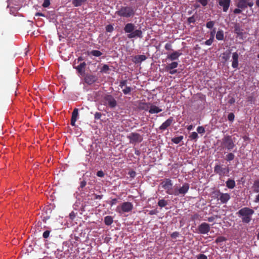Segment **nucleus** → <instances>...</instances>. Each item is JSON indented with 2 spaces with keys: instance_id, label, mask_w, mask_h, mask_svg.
Segmentation results:
<instances>
[{
  "instance_id": "62",
  "label": "nucleus",
  "mask_w": 259,
  "mask_h": 259,
  "mask_svg": "<svg viewBox=\"0 0 259 259\" xmlns=\"http://www.w3.org/2000/svg\"><path fill=\"white\" fill-rule=\"evenodd\" d=\"M86 185V182L84 181H82L81 183H80V187L81 188H83Z\"/></svg>"
},
{
  "instance_id": "37",
  "label": "nucleus",
  "mask_w": 259,
  "mask_h": 259,
  "mask_svg": "<svg viewBox=\"0 0 259 259\" xmlns=\"http://www.w3.org/2000/svg\"><path fill=\"white\" fill-rule=\"evenodd\" d=\"M109 70V66L107 64H104L101 68V72L107 73Z\"/></svg>"
},
{
  "instance_id": "17",
  "label": "nucleus",
  "mask_w": 259,
  "mask_h": 259,
  "mask_svg": "<svg viewBox=\"0 0 259 259\" xmlns=\"http://www.w3.org/2000/svg\"><path fill=\"white\" fill-rule=\"evenodd\" d=\"M238 57L239 55L237 52H234L232 54V67L234 68H237L238 66Z\"/></svg>"
},
{
  "instance_id": "28",
  "label": "nucleus",
  "mask_w": 259,
  "mask_h": 259,
  "mask_svg": "<svg viewBox=\"0 0 259 259\" xmlns=\"http://www.w3.org/2000/svg\"><path fill=\"white\" fill-rule=\"evenodd\" d=\"M87 0H73L72 1V4L75 7H78L81 6Z\"/></svg>"
},
{
  "instance_id": "2",
  "label": "nucleus",
  "mask_w": 259,
  "mask_h": 259,
  "mask_svg": "<svg viewBox=\"0 0 259 259\" xmlns=\"http://www.w3.org/2000/svg\"><path fill=\"white\" fill-rule=\"evenodd\" d=\"M136 10L131 6H121L115 12L117 16L123 18H133L135 15Z\"/></svg>"
},
{
  "instance_id": "58",
  "label": "nucleus",
  "mask_w": 259,
  "mask_h": 259,
  "mask_svg": "<svg viewBox=\"0 0 259 259\" xmlns=\"http://www.w3.org/2000/svg\"><path fill=\"white\" fill-rule=\"evenodd\" d=\"M241 8H237L235 9L234 10V14H240L241 13Z\"/></svg>"
},
{
  "instance_id": "45",
  "label": "nucleus",
  "mask_w": 259,
  "mask_h": 259,
  "mask_svg": "<svg viewBox=\"0 0 259 259\" xmlns=\"http://www.w3.org/2000/svg\"><path fill=\"white\" fill-rule=\"evenodd\" d=\"M214 40L213 38H210L204 42V44L207 46H210Z\"/></svg>"
},
{
  "instance_id": "21",
  "label": "nucleus",
  "mask_w": 259,
  "mask_h": 259,
  "mask_svg": "<svg viewBox=\"0 0 259 259\" xmlns=\"http://www.w3.org/2000/svg\"><path fill=\"white\" fill-rule=\"evenodd\" d=\"M147 57L144 55H137L134 57V62L135 63H139L145 61Z\"/></svg>"
},
{
  "instance_id": "14",
  "label": "nucleus",
  "mask_w": 259,
  "mask_h": 259,
  "mask_svg": "<svg viewBox=\"0 0 259 259\" xmlns=\"http://www.w3.org/2000/svg\"><path fill=\"white\" fill-rule=\"evenodd\" d=\"M182 55V53L180 50L174 51L170 54L167 55V59L171 61L176 60H178L179 57L181 56Z\"/></svg>"
},
{
  "instance_id": "5",
  "label": "nucleus",
  "mask_w": 259,
  "mask_h": 259,
  "mask_svg": "<svg viewBox=\"0 0 259 259\" xmlns=\"http://www.w3.org/2000/svg\"><path fill=\"white\" fill-rule=\"evenodd\" d=\"M189 185L188 184H184L182 187L178 188L176 187L173 190V192H168V194L170 195H175L178 196L179 195H184L188 191Z\"/></svg>"
},
{
  "instance_id": "10",
  "label": "nucleus",
  "mask_w": 259,
  "mask_h": 259,
  "mask_svg": "<svg viewBox=\"0 0 259 259\" xmlns=\"http://www.w3.org/2000/svg\"><path fill=\"white\" fill-rule=\"evenodd\" d=\"M97 77L93 74H87L84 77V82L88 84L91 85L97 80Z\"/></svg>"
},
{
  "instance_id": "50",
  "label": "nucleus",
  "mask_w": 259,
  "mask_h": 259,
  "mask_svg": "<svg viewBox=\"0 0 259 259\" xmlns=\"http://www.w3.org/2000/svg\"><path fill=\"white\" fill-rule=\"evenodd\" d=\"M188 22L189 23H194L195 22V19L194 16L190 17L188 19Z\"/></svg>"
},
{
  "instance_id": "7",
  "label": "nucleus",
  "mask_w": 259,
  "mask_h": 259,
  "mask_svg": "<svg viewBox=\"0 0 259 259\" xmlns=\"http://www.w3.org/2000/svg\"><path fill=\"white\" fill-rule=\"evenodd\" d=\"M131 143H140L143 140L142 137L140 134L137 133H131L127 136Z\"/></svg>"
},
{
  "instance_id": "25",
  "label": "nucleus",
  "mask_w": 259,
  "mask_h": 259,
  "mask_svg": "<svg viewBox=\"0 0 259 259\" xmlns=\"http://www.w3.org/2000/svg\"><path fill=\"white\" fill-rule=\"evenodd\" d=\"M216 38L218 40H223L224 39V31L222 30L218 31L216 34Z\"/></svg>"
},
{
  "instance_id": "13",
  "label": "nucleus",
  "mask_w": 259,
  "mask_h": 259,
  "mask_svg": "<svg viewBox=\"0 0 259 259\" xmlns=\"http://www.w3.org/2000/svg\"><path fill=\"white\" fill-rule=\"evenodd\" d=\"M173 121V117H170L159 126V129L162 131H165L172 123Z\"/></svg>"
},
{
  "instance_id": "46",
  "label": "nucleus",
  "mask_w": 259,
  "mask_h": 259,
  "mask_svg": "<svg viewBox=\"0 0 259 259\" xmlns=\"http://www.w3.org/2000/svg\"><path fill=\"white\" fill-rule=\"evenodd\" d=\"M198 2L200 3L202 6L205 7L207 6L208 4V1L207 0H196Z\"/></svg>"
},
{
  "instance_id": "3",
  "label": "nucleus",
  "mask_w": 259,
  "mask_h": 259,
  "mask_svg": "<svg viewBox=\"0 0 259 259\" xmlns=\"http://www.w3.org/2000/svg\"><path fill=\"white\" fill-rule=\"evenodd\" d=\"M254 212L253 209L246 207L240 209L237 214L241 218L243 223L248 224L251 220V217Z\"/></svg>"
},
{
  "instance_id": "44",
  "label": "nucleus",
  "mask_w": 259,
  "mask_h": 259,
  "mask_svg": "<svg viewBox=\"0 0 259 259\" xmlns=\"http://www.w3.org/2000/svg\"><path fill=\"white\" fill-rule=\"evenodd\" d=\"M226 240V239L224 237L221 236V237H219L217 238L215 242L217 243H220V242H224Z\"/></svg>"
},
{
  "instance_id": "4",
  "label": "nucleus",
  "mask_w": 259,
  "mask_h": 259,
  "mask_svg": "<svg viewBox=\"0 0 259 259\" xmlns=\"http://www.w3.org/2000/svg\"><path fill=\"white\" fill-rule=\"evenodd\" d=\"M221 146L223 148L226 149L228 150H231L234 148L235 145L232 137L229 135H226L222 139Z\"/></svg>"
},
{
  "instance_id": "36",
  "label": "nucleus",
  "mask_w": 259,
  "mask_h": 259,
  "mask_svg": "<svg viewBox=\"0 0 259 259\" xmlns=\"http://www.w3.org/2000/svg\"><path fill=\"white\" fill-rule=\"evenodd\" d=\"M245 7H243V9H245L247 8V7H252L254 4L253 2H248V0H247L244 4Z\"/></svg>"
},
{
  "instance_id": "27",
  "label": "nucleus",
  "mask_w": 259,
  "mask_h": 259,
  "mask_svg": "<svg viewBox=\"0 0 259 259\" xmlns=\"http://www.w3.org/2000/svg\"><path fill=\"white\" fill-rule=\"evenodd\" d=\"M183 136H180L178 137L173 138L171 139V141L173 143H174L175 144H178L180 143L183 140Z\"/></svg>"
},
{
  "instance_id": "1",
  "label": "nucleus",
  "mask_w": 259,
  "mask_h": 259,
  "mask_svg": "<svg viewBox=\"0 0 259 259\" xmlns=\"http://www.w3.org/2000/svg\"><path fill=\"white\" fill-rule=\"evenodd\" d=\"M135 25L134 23H128L125 24L123 30L126 33H128L127 37L128 38H133L135 37L142 38L143 37V33L141 29H136Z\"/></svg>"
},
{
  "instance_id": "39",
  "label": "nucleus",
  "mask_w": 259,
  "mask_h": 259,
  "mask_svg": "<svg viewBox=\"0 0 259 259\" xmlns=\"http://www.w3.org/2000/svg\"><path fill=\"white\" fill-rule=\"evenodd\" d=\"M214 25V22L212 21H208L206 23V26L209 29H211Z\"/></svg>"
},
{
  "instance_id": "32",
  "label": "nucleus",
  "mask_w": 259,
  "mask_h": 259,
  "mask_svg": "<svg viewBox=\"0 0 259 259\" xmlns=\"http://www.w3.org/2000/svg\"><path fill=\"white\" fill-rule=\"evenodd\" d=\"M238 2L236 5L237 7L239 8H241V9L243 10V7H245V6L244 5V4L247 0H238Z\"/></svg>"
},
{
  "instance_id": "24",
  "label": "nucleus",
  "mask_w": 259,
  "mask_h": 259,
  "mask_svg": "<svg viewBox=\"0 0 259 259\" xmlns=\"http://www.w3.org/2000/svg\"><path fill=\"white\" fill-rule=\"evenodd\" d=\"M85 66H86V63L84 62H83L82 63H81L76 67H74V68L77 70V71L79 73L82 74V73H84V70H83V69L85 68Z\"/></svg>"
},
{
  "instance_id": "53",
  "label": "nucleus",
  "mask_w": 259,
  "mask_h": 259,
  "mask_svg": "<svg viewBox=\"0 0 259 259\" xmlns=\"http://www.w3.org/2000/svg\"><path fill=\"white\" fill-rule=\"evenodd\" d=\"M127 80H122L120 82L119 87L121 88H123L124 85L126 84Z\"/></svg>"
},
{
  "instance_id": "41",
  "label": "nucleus",
  "mask_w": 259,
  "mask_h": 259,
  "mask_svg": "<svg viewBox=\"0 0 259 259\" xmlns=\"http://www.w3.org/2000/svg\"><path fill=\"white\" fill-rule=\"evenodd\" d=\"M132 91V88L130 87H126L124 89L122 90L124 94L127 95L129 94Z\"/></svg>"
},
{
  "instance_id": "19",
  "label": "nucleus",
  "mask_w": 259,
  "mask_h": 259,
  "mask_svg": "<svg viewBox=\"0 0 259 259\" xmlns=\"http://www.w3.org/2000/svg\"><path fill=\"white\" fill-rule=\"evenodd\" d=\"M78 109L75 108L72 113V116H71V123L70 124L72 126L75 125V122L77 120L78 112Z\"/></svg>"
},
{
  "instance_id": "9",
  "label": "nucleus",
  "mask_w": 259,
  "mask_h": 259,
  "mask_svg": "<svg viewBox=\"0 0 259 259\" xmlns=\"http://www.w3.org/2000/svg\"><path fill=\"white\" fill-rule=\"evenodd\" d=\"M104 99L106 104L110 108H114L117 106V101L112 95H106L105 96Z\"/></svg>"
},
{
  "instance_id": "12",
  "label": "nucleus",
  "mask_w": 259,
  "mask_h": 259,
  "mask_svg": "<svg viewBox=\"0 0 259 259\" xmlns=\"http://www.w3.org/2000/svg\"><path fill=\"white\" fill-rule=\"evenodd\" d=\"M198 231L201 234H206L210 231V227L209 224L203 223L198 227Z\"/></svg>"
},
{
  "instance_id": "38",
  "label": "nucleus",
  "mask_w": 259,
  "mask_h": 259,
  "mask_svg": "<svg viewBox=\"0 0 259 259\" xmlns=\"http://www.w3.org/2000/svg\"><path fill=\"white\" fill-rule=\"evenodd\" d=\"M105 28H106V31L108 32H112L114 30L113 26L111 24L107 25L106 26Z\"/></svg>"
},
{
  "instance_id": "60",
  "label": "nucleus",
  "mask_w": 259,
  "mask_h": 259,
  "mask_svg": "<svg viewBox=\"0 0 259 259\" xmlns=\"http://www.w3.org/2000/svg\"><path fill=\"white\" fill-rule=\"evenodd\" d=\"M215 33V29H213L212 31L210 32V38H213L214 37V34Z\"/></svg>"
},
{
  "instance_id": "49",
  "label": "nucleus",
  "mask_w": 259,
  "mask_h": 259,
  "mask_svg": "<svg viewBox=\"0 0 259 259\" xmlns=\"http://www.w3.org/2000/svg\"><path fill=\"white\" fill-rule=\"evenodd\" d=\"M128 174L131 178H134L136 175V172L134 170H131L128 171Z\"/></svg>"
},
{
  "instance_id": "22",
  "label": "nucleus",
  "mask_w": 259,
  "mask_h": 259,
  "mask_svg": "<svg viewBox=\"0 0 259 259\" xmlns=\"http://www.w3.org/2000/svg\"><path fill=\"white\" fill-rule=\"evenodd\" d=\"M178 66V63L177 62H172L171 63L167 64L165 66V70L168 71L169 70H171L177 68Z\"/></svg>"
},
{
  "instance_id": "30",
  "label": "nucleus",
  "mask_w": 259,
  "mask_h": 259,
  "mask_svg": "<svg viewBox=\"0 0 259 259\" xmlns=\"http://www.w3.org/2000/svg\"><path fill=\"white\" fill-rule=\"evenodd\" d=\"M253 191L255 193L259 192V181H256L253 186Z\"/></svg>"
},
{
  "instance_id": "56",
  "label": "nucleus",
  "mask_w": 259,
  "mask_h": 259,
  "mask_svg": "<svg viewBox=\"0 0 259 259\" xmlns=\"http://www.w3.org/2000/svg\"><path fill=\"white\" fill-rule=\"evenodd\" d=\"M76 216V213H74L73 211H72L71 213H70L69 214V217L71 219V220H73L74 219V218Z\"/></svg>"
},
{
  "instance_id": "15",
  "label": "nucleus",
  "mask_w": 259,
  "mask_h": 259,
  "mask_svg": "<svg viewBox=\"0 0 259 259\" xmlns=\"http://www.w3.org/2000/svg\"><path fill=\"white\" fill-rule=\"evenodd\" d=\"M161 185L162 188H163L165 190H167L166 192L168 194V192H173V190H171L172 183L170 180H167L162 182L161 183Z\"/></svg>"
},
{
  "instance_id": "64",
  "label": "nucleus",
  "mask_w": 259,
  "mask_h": 259,
  "mask_svg": "<svg viewBox=\"0 0 259 259\" xmlns=\"http://www.w3.org/2000/svg\"><path fill=\"white\" fill-rule=\"evenodd\" d=\"M254 202L256 203L259 202V194L256 196Z\"/></svg>"
},
{
  "instance_id": "8",
  "label": "nucleus",
  "mask_w": 259,
  "mask_h": 259,
  "mask_svg": "<svg viewBox=\"0 0 259 259\" xmlns=\"http://www.w3.org/2000/svg\"><path fill=\"white\" fill-rule=\"evenodd\" d=\"M133 207V204L129 202L123 203L120 207L117 208V211L119 212H127L131 211Z\"/></svg>"
},
{
  "instance_id": "23",
  "label": "nucleus",
  "mask_w": 259,
  "mask_h": 259,
  "mask_svg": "<svg viewBox=\"0 0 259 259\" xmlns=\"http://www.w3.org/2000/svg\"><path fill=\"white\" fill-rule=\"evenodd\" d=\"M231 53V51L228 50L222 53L221 55L222 60L225 62L227 61L230 58Z\"/></svg>"
},
{
  "instance_id": "34",
  "label": "nucleus",
  "mask_w": 259,
  "mask_h": 259,
  "mask_svg": "<svg viewBox=\"0 0 259 259\" xmlns=\"http://www.w3.org/2000/svg\"><path fill=\"white\" fill-rule=\"evenodd\" d=\"M167 204V202L166 201H165L164 199H161L158 202V205L161 207H164Z\"/></svg>"
},
{
  "instance_id": "55",
  "label": "nucleus",
  "mask_w": 259,
  "mask_h": 259,
  "mask_svg": "<svg viewBox=\"0 0 259 259\" xmlns=\"http://www.w3.org/2000/svg\"><path fill=\"white\" fill-rule=\"evenodd\" d=\"M179 233L178 232H175L171 234V238L175 239L177 237H178L179 236Z\"/></svg>"
},
{
  "instance_id": "6",
  "label": "nucleus",
  "mask_w": 259,
  "mask_h": 259,
  "mask_svg": "<svg viewBox=\"0 0 259 259\" xmlns=\"http://www.w3.org/2000/svg\"><path fill=\"white\" fill-rule=\"evenodd\" d=\"M214 171L219 174L221 177L227 176L229 174V170L227 166H223L221 165H216L214 168Z\"/></svg>"
},
{
  "instance_id": "51",
  "label": "nucleus",
  "mask_w": 259,
  "mask_h": 259,
  "mask_svg": "<svg viewBox=\"0 0 259 259\" xmlns=\"http://www.w3.org/2000/svg\"><path fill=\"white\" fill-rule=\"evenodd\" d=\"M164 48L166 50H172V46L170 44H166Z\"/></svg>"
},
{
  "instance_id": "61",
  "label": "nucleus",
  "mask_w": 259,
  "mask_h": 259,
  "mask_svg": "<svg viewBox=\"0 0 259 259\" xmlns=\"http://www.w3.org/2000/svg\"><path fill=\"white\" fill-rule=\"evenodd\" d=\"M235 99L234 98H231L228 101V103L230 104H234L235 103Z\"/></svg>"
},
{
  "instance_id": "29",
  "label": "nucleus",
  "mask_w": 259,
  "mask_h": 259,
  "mask_svg": "<svg viewBox=\"0 0 259 259\" xmlns=\"http://www.w3.org/2000/svg\"><path fill=\"white\" fill-rule=\"evenodd\" d=\"M106 225H110L113 223V219L111 216H106L104 219Z\"/></svg>"
},
{
  "instance_id": "26",
  "label": "nucleus",
  "mask_w": 259,
  "mask_h": 259,
  "mask_svg": "<svg viewBox=\"0 0 259 259\" xmlns=\"http://www.w3.org/2000/svg\"><path fill=\"white\" fill-rule=\"evenodd\" d=\"M226 185L228 188L233 189L235 186V183L232 179H229L226 182Z\"/></svg>"
},
{
  "instance_id": "35",
  "label": "nucleus",
  "mask_w": 259,
  "mask_h": 259,
  "mask_svg": "<svg viewBox=\"0 0 259 259\" xmlns=\"http://www.w3.org/2000/svg\"><path fill=\"white\" fill-rule=\"evenodd\" d=\"M234 157H235V155L233 153H229L226 156V160L227 161H230L233 160L234 159Z\"/></svg>"
},
{
  "instance_id": "31",
  "label": "nucleus",
  "mask_w": 259,
  "mask_h": 259,
  "mask_svg": "<svg viewBox=\"0 0 259 259\" xmlns=\"http://www.w3.org/2000/svg\"><path fill=\"white\" fill-rule=\"evenodd\" d=\"M189 138L191 140H196L198 138V134L195 132H193L191 133Z\"/></svg>"
},
{
  "instance_id": "59",
  "label": "nucleus",
  "mask_w": 259,
  "mask_h": 259,
  "mask_svg": "<svg viewBox=\"0 0 259 259\" xmlns=\"http://www.w3.org/2000/svg\"><path fill=\"white\" fill-rule=\"evenodd\" d=\"M168 71H169V73L170 74H174L177 73L178 70L177 69H173L171 70H169Z\"/></svg>"
},
{
  "instance_id": "18",
  "label": "nucleus",
  "mask_w": 259,
  "mask_h": 259,
  "mask_svg": "<svg viewBox=\"0 0 259 259\" xmlns=\"http://www.w3.org/2000/svg\"><path fill=\"white\" fill-rule=\"evenodd\" d=\"M151 103H147L145 102H140L138 105V108L140 110H143L145 111H149Z\"/></svg>"
},
{
  "instance_id": "47",
  "label": "nucleus",
  "mask_w": 259,
  "mask_h": 259,
  "mask_svg": "<svg viewBox=\"0 0 259 259\" xmlns=\"http://www.w3.org/2000/svg\"><path fill=\"white\" fill-rule=\"evenodd\" d=\"M50 0H45L42 4V7L44 8H47L50 6Z\"/></svg>"
},
{
  "instance_id": "52",
  "label": "nucleus",
  "mask_w": 259,
  "mask_h": 259,
  "mask_svg": "<svg viewBox=\"0 0 259 259\" xmlns=\"http://www.w3.org/2000/svg\"><path fill=\"white\" fill-rule=\"evenodd\" d=\"M50 233V231L48 230L45 231L43 233V237L45 238H47L49 236Z\"/></svg>"
},
{
  "instance_id": "48",
  "label": "nucleus",
  "mask_w": 259,
  "mask_h": 259,
  "mask_svg": "<svg viewBox=\"0 0 259 259\" xmlns=\"http://www.w3.org/2000/svg\"><path fill=\"white\" fill-rule=\"evenodd\" d=\"M94 116H95V119L96 120H98L101 118V117L102 116V114L100 112H97L95 113Z\"/></svg>"
},
{
  "instance_id": "40",
  "label": "nucleus",
  "mask_w": 259,
  "mask_h": 259,
  "mask_svg": "<svg viewBox=\"0 0 259 259\" xmlns=\"http://www.w3.org/2000/svg\"><path fill=\"white\" fill-rule=\"evenodd\" d=\"M234 31L236 33H237L238 34H240V33H241V29L238 25L236 24L235 25Z\"/></svg>"
},
{
  "instance_id": "16",
  "label": "nucleus",
  "mask_w": 259,
  "mask_h": 259,
  "mask_svg": "<svg viewBox=\"0 0 259 259\" xmlns=\"http://www.w3.org/2000/svg\"><path fill=\"white\" fill-rule=\"evenodd\" d=\"M220 194L219 200L221 201L222 203H226L228 202V201L230 199V196L228 193H223L221 192H219Z\"/></svg>"
},
{
  "instance_id": "33",
  "label": "nucleus",
  "mask_w": 259,
  "mask_h": 259,
  "mask_svg": "<svg viewBox=\"0 0 259 259\" xmlns=\"http://www.w3.org/2000/svg\"><path fill=\"white\" fill-rule=\"evenodd\" d=\"M90 54L96 57H100L102 55V53L98 50H93L91 52Z\"/></svg>"
},
{
  "instance_id": "11",
  "label": "nucleus",
  "mask_w": 259,
  "mask_h": 259,
  "mask_svg": "<svg viewBox=\"0 0 259 259\" xmlns=\"http://www.w3.org/2000/svg\"><path fill=\"white\" fill-rule=\"evenodd\" d=\"M219 5L223 8L224 12L228 11L230 5L231 0H219Z\"/></svg>"
},
{
  "instance_id": "57",
  "label": "nucleus",
  "mask_w": 259,
  "mask_h": 259,
  "mask_svg": "<svg viewBox=\"0 0 259 259\" xmlns=\"http://www.w3.org/2000/svg\"><path fill=\"white\" fill-rule=\"evenodd\" d=\"M197 259H207V256L204 254H201L198 256Z\"/></svg>"
},
{
  "instance_id": "20",
  "label": "nucleus",
  "mask_w": 259,
  "mask_h": 259,
  "mask_svg": "<svg viewBox=\"0 0 259 259\" xmlns=\"http://www.w3.org/2000/svg\"><path fill=\"white\" fill-rule=\"evenodd\" d=\"M162 111V109L159 108L158 107L153 105L152 104H151L150 109L149 110V112L150 114H155V113H158Z\"/></svg>"
},
{
  "instance_id": "54",
  "label": "nucleus",
  "mask_w": 259,
  "mask_h": 259,
  "mask_svg": "<svg viewBox=\"0 0 259 259\" xmlns=\"http://www.w3.org/2000/svg\"><path fill=\"white\" fill-rule=\"evenodd\" d=\"M97 176L99 177L102 178L104 176V173L102 170H99L97 172Z\"/></svg>"
},
{
  "instance_id": "63",
  "label": "nucleus",
  "mask_w": 259,
  "mask_h": 259,
  "mask_svg": "<svg viewBox=\"0 0 259 259\" xmlns=\"http://www.w3.org/2000/svg\"><path fill=\"white\" fill-rule=\"evenodd\" d=\"M102 197V195H95V199H101Z\"/></svg>"
},
{
  "instance_id": "42",
  "label": "nucleus",
  "mask_w": 259,
  "mask_h": 259,
  "mask_svg": "<svg viewBox=\"0 0 259 259\" xmlns=\"http://www.w3.org/2000/svg\"><path fill=\"white\" fill-rule=\"evenodd\" d=\"M234 118H235V115H234V113H233L232 112L230 113L228 115V119L231 122L234 121Z\"/></svg>"
},
{
  "instance_id": "43",
  "label": "nucleus",
  "mask_w": 259,
  "mask_h": 259,
  "mask_svg": "<svg viewBox=\"0 0 259 259\" xmlns=\"http://www.w3.org/2000/svg\"><path fill=\"white\" fill-rule=\"evenodd\" d=\"M197 131L199 134H203L205 133L204 128L202 126H198L197 128Z\"/></svg>"
}]
</instances>
